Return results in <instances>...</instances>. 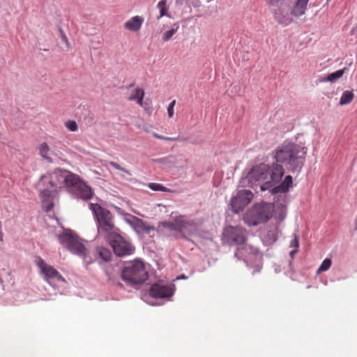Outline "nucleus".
<instances>
[{"label": "nucleus", "mask_w": 357, "mask_h": 357, "mask_svg": "<svg viewBox=\"0 0 357 357\" xmlns=\"http://www.w3.org/2000/svg\"><path fill=\"white\" fill-rule=\"evenodd\" d=\"M253 193L248 190H239L231 201V210L234 213L243 211L253 199Z\"/></svg>", "instance_id": "obj_11"}, {"label": "nucleus", "mask_w": 357, "mask_h": 357, "mask_svg": "<svg viewBox=\"0 0 357 357\" xmlns=\"http://www.w3.org/2000/svg\"><path fill=\"white\" fill-rule=\"evenodd\" d=\"M107 240L113 248L114 254L118 257L132 255L135 250V247L121 236L119 232L112 235Z\"/></svg>", "instance_id": "obj_9"}, {"label": "nucleus", "mask_w": 357, "mask_h": 357, "mask_svg": "<svg viewBox=\"0 0 357 357\" xmlns=\"http://www.w3.org/2000/svg\"><path fill=\"white\" fill-rule=\"evenodd\" d=\"M108 164H109V165H110L111 167H112L113 168H114L116 169L120 170L128 175L131 174L128 170L126 169L125 168L121 167L118 163H116L114 161H110V162H109Z\"/></svg>", "instance_id": "obj_32"}, {"label": "nucleus", "mask_w": 357, "mask_h": 357, "mask_svg": "<svg viewBox=\"0 0 357 357\" xmlns=\"http://www.w3.org/2000/svg\"><path fill=\"white\" fill-rule=\"evenodd\" d=\"M164 226L171 231L179 232H192L196 229L195 223L183 216L177 217L172 222H165Z\"/></svg>", "instance_id": "obj_12"}, {"label": "nucleus", "mask_w": 357, "mask_h": 357, "mask_svg": "<svg viewBox=\"0 0 357 357\" xmlns=\"http://www.w3.org/2000/svg\"><path fill=\"white\" fill-rule=\"evenodd\" d=\"M61 244L65 246L71 252L84 257L87 250L79 238L71 232H64L59 236Z\"/></svg>", "instance_id": "obj_8"}, {"label": "nucleus", "mask_w": 357, "mask_h": 357, "mask_svg": "<svg viewBox=\"0 0 357 357\" xmlns=\"http://www.w3.org/2000/svg\"><path fill=\"white\" fill-rule=\"evenodd\" d=\"M37 265L43 273L45 280L47 282L50 283V280L54 279H56L58 281L65 282L64 278L60 274V273L53 266L46 264L42 258L39 257L38 259Z\"/></svg>", "instance_id": "obj_14"}, {"label": "nucleus", "mask_w": 357, "mask_h": 357, "mask_svg": "<svg viewBox=\"0 0 357 357\" xmlns=\"http://www.w3.org/2000/svg\"><path fill=\"white\" fill-rule=\"evenodd\" d=\"M61 38H62V40L66 43V44H69L68 43V40L66 37V36L63 33L61 32Z\"/></svg>", "instance_id": "obj_36"}, {"label": "nucleus", "mask_w": 357, "mask_h": 357, "mask_svg": "<svg viewBox=\"0 0 357 357\" xmlns=\"http://www.w3.org/2000/svg\"><path fill=\"white\" fill-rule=\"evenodd\" d=\"M178 27H179V26H178V23H174L171 29L166 31L162 33V40L164 42L169 41L172 38V36L177 32Z\"/></svg>", "instance_id": "obj_22"}, {"label": "nucleus", "mask_w": 357, "mask_h": 357, "mask_svg": "<svg viewBox=\"0 0 357 357\" xmlns=\"http://www.w3.org/2000/svg\"><path fill=\"white\" fill-rule=\"evenodd\" d=\"M284 174V169L282 165L279 164L268 165L261 163L253 166L246 178L251 185H255L257 182L261 183L260 188L262 191H265L278 183Z\"/></svg>", "instance_id": "obj_1"}, {"label": "nucleus", "mask_w": 357, "mask_h": 357, "mask_svg": "<svg viewBox=\"0 0 357 357\" xmlns=\"http://www.w3.org/2000/svg\"><path fill=\"white\" fill-rule=\"evenodd\" d=\"M39 153L42 158L45 160H51L50 153L51 152L50 146L46 142H43L39 146Z\"/></svg>", "instance_id": "obj_21"}, {"label": "nucleus", "mask_w": 357, "mask_h": 357, "mask_svg": "<svg viewBox=\"0 0 357 357\" xmlns=\"http://www.w3.org/2000/svg\"><path fill=\"white\" fill-rule=\"evenodd\" d=\"M89 208L95 217L99 234L107 239L120 231L116 227L114 216L109 210L102 207L98 204H90Z\"/></svg>", "instance_id": "obj_3"}, {"label": "nucleus", "mask_w": 357, "mask_h": 357, "mask_svg": "<svg viewBox=\"0 0 357 357\" xmlns=\"http://www.w3.org/2000/svg\"><path fill=\"white\" fill-rule=\"evenodd\" d=\"M293 178L290 175L287 176L277 186H273L272 189L273 193L286 192L292 186Z\"/></svg>", "instance_id": "obj_18"}, {"label": "nucleus", "mask_w": 357, "mask_h": 357, "mask_svg": "<svg viewBox=\"0 0 357 357\" xmlns=\"http://www.w3.org/2000/svg\"><path fill=\"white\" fill-rule=\"evenodd\" d=\"M310 0H298L291 11V14L300 17L305 14L307 3Z\"/></svg>", "instance_id": "obj_19"}, {"label": "nucleus", "mask_w": 357, "mask_h": 357, "mask_svg": "<svg viewBox=\"0 0 357 357\" xmlns=\"http://www.w3.org/2000/svg\"><path fill=\"white\" fill-rule=\"evenodd\" d=\"M290 246L295 248L290 252V255L292 257L295 253L297 252V249L299 246V240L296 234H294V238L290 243Z\"/></svg>", "instance_id": "obj_30"}, {"label": "nucleus", "mask_w": 357, "mask_h": 357, "mask_svg": "<svg viewBox=\"0 0 357 357\" xmlns=\"http://www.w3.org/2000/svg\"><path fill=\"white\" fill-rule=\"evenodd\" d=\"M175 105H176L175 100L172 101L170 102V104L169 105V107L167 108V112H168V116L169 118H172L174 116V107Z\"/></svg>", "instance_id": "obj_34"}, {"label": "nucleus", "mask_w": 357, "mask_h": 357, "mask_svg": "<svg viewBox=\"0 0 357 357\" xmlns=\"http://www.w3.org/2000/svg\"><path fill=\"white\" fill-rule=\"evenodd\" d=\"M135 227L138 231H149L150 227L146 225L145 222L139 218L136 219Z\"/></svg>", "instance_id": "obj_27"}, {"label": "nucleus", "mask_w": 357, "mask_h": 357, "mask_svg": "<svg viewBox=\"0 0 357 357\" xmlns=\"http://www.w3.org/2000/svg\"><path fill=\"white\" fill-rule=\"evenodd\" d=\"M3 234L0 231V241H3Z\"/></svg>", "instance_id": "obj_37"}, {"label": "nucleus", "mask_w": 357, "mask_h": 357, "mask_svg": "<svg viewBox=\"0 0 357 357\" xmlns=\"http://www.w3.org/2000/svg\"><path fill=\"white\" fill-rule=\"evenodd\" d=\"M354 97V93L351 91H344L340 98V105H347V104L350 103L352 101Z\"/></svg>", "instance_id": "obj_25"}, {"label": "nucleus", "mask_w": 357, "mask_h": 357, "mask_svg": "<svg viewBox=\"0 0 357 357\" xmlns=\"http://www.w3.org/2000/svg\"><path fill=\"white\" fill-rule=\"evenodd\" d=\"M331 264H332V261L331 259H328V258L325 259L322 261V263L320 265V266L319 267V268L317 269V273L319 274L321 272L328 271L330 268Z\"/></svg>", "instance_id": "obj_28"}, {"label": "nucleus", "mask_w": 357, "mask_h": 357, "mask_svg": "<svg viewBox=\"0 0 357 357\" xmlns=\"http://www.w3.org/2000/svg\"><path fill=\"white\" fill-rule=\"evenodd\" d=\"M64 183L68 190L77 198L83 200L92 198L93 192L91 187L87 185L79 176L67 171Z\"/></svg>", "instance_id": "obj_6"}, {"label": "nucleus", "mask_w": 357, "mask_h": 357, "mask_svg": "<svg viewBox=\"0 0 357 357\" xmlns=\"http://www.w3.org/2000/svg\"><path fill=\"white\" fill-rule=\"evenodd\" d=\"M1 227V222H0V228Z\"/></svg>", "instance_id": "obj_38"}, {"label": "nucleus", "mask_w": 357, "mask_h": 357, "mask_svg": "<svg viewBox=\"0 0 357 357\" xmlns=\"http://www.w3.org/2000/svg\"><path fill=\"white\" fill-rule=\"evenodd\" d=\"M40 191V198L42 206L46 212L50 211L54 205V199L58 196L57 190H52L49 186L38 185Z\"/></svg>", "instance_id": "obj_13"}, {"label": "nucleus", "mask_w": 357, "mask_h": 357, "mask_svg": "<svg viewBox=\"0 0 357 357\" xmlns=\"http://www.w3.org/2000/svg\"><path fill=\"white\" fill-rule=\"evenodd\" d=\"M155 138L166 140V141H176L178 140V137H169L160 135L158 133H153V135Z\"/></svg>", "instance_id": "obj_33"}, {"label": "nucleus", "mask_w": 357, "mask_h": 357, "mask_svg": "<svg viewBox=\"0 0 357 357\" xmlns=\"http://www.w3.org/2000/svg\"><path fill=\"white\" fill-rule=\"evenodd\" d=\"M144 22V17L136 15L130 17L128 20H127L124 23V27L126 29L130 31L137 32L141 29Z\"/></svg>", "instance_id": "obj_16"}, {"label": "nucleus", "mask_w": 357, "mask_h": 357, "mask_svg": "<svg viewBox=\"0 0 357 357\" xmlns=\"http://www.w3.org/2000/svg\"><path fill=\"white\" fill-rule=\"evenodd\" d=\"M65 126L69 130L73 132L78 130V126L75 121L68 120L65 123Z\"/></svg>", "instance_id": "obj_31"}, {"label": "nucleus", "mask_w": 357, "mask_h": 357, "mask_svg": "<svg viewBox=\"0 0 357 357\" xmlns=\"http://www.w3.org/2000/svg\"><path fill=\"white\" fill-rule=\"evenodd\" d=\"M144 97V91L142 89L137 87L130 92L128 99L130 101H136L139 105L142 106Z\"/></svg>", "instance_id": "obj_20"}, {"label": "nucleus", "mask_w": 357, "mask_h": 357, "mask_svg": "<svg viewBox=\"0 0 357 357\" xmlns=\"http://www.w3.org/2000/svg\"><path fill=\"white\" fill-rule=\"evenodd\" d=\"M122 278L130 287L142 284L148 279V272L143 261L135 260L122 270Z\"/></svg>", "instance_id": "obj_4"}, {"label": "nucleus", "mask_w": 357, "mask_h": 357, "mask_svg": "<svg viewBox=\"0 0 357 357\" xmlns=\"http://www.w3.org/2000/svg\"><path fill=\"white\" fill-rule=\"evenodd\" d=\"M273 212L271 204L261 202L255 204L245 214L244 220L249 226H256L268 221Z\"/></svg>", "instance_id": "obj_5"}, {"label": "nucleus", "mask_w": 357, "mask_h": 357, "mask_svg": "<svg viewBox=\"0 0 357 357\" xmlns=\"http://www.w3.org/2000/svg\"><path fill=\"white\" fill-rule=\"evenodd\" d=\"M347 70V68H344L342 70H337L334 73H330L328 75L327 77L325 79L326 81L330 82H334L339 78H340L345 71Z\"/></svg>", "instance_id": "obj_24"}, {"label": "nucleus", "mask_w": 357, "mask_h": 357, "mask_svg": "<svg viewBox=\"0 0 357 357\" xmlns=\"http://www.w3.org/2000/svg\"><path fill=\"white\" fill-rule=\"evenodd\" d=\"M66 173V170L59 169L52 173H47L40 177L38 185H47L50 188L57 190L59 185L64 183Z\"/></svg>", "instance_id": "obj_10"}, {"label": "nucleus", "mask_w": 357, "mask_h": 357, "mask_svg": "<svg viewBox=\"0 0 357 357\" xmlns=\"http://www.w3.org/2000/svg\"><path fill=\"white\" fill-rule=\"evenodd\" d=\"M275 164L284 165L291 172L301 169L305 161L307 148L294 143L282 144L273 152Z\"/></svg>", "instance_id": "obj_2"}, {"label": "nucleus", "mask_w": 357, "mask_h": 357, "mask_svg": "<svg viewBox=\"0 0 357 357\" xmlns=\"http://www.w3.org/2000/svg\"><path fill=\"white\" fill-rule=\"evenodd\" d=\"M173 291L169 286L153 284L150 288V295L153 298H167L172 296Z\"/></svg>", "instance_id": "obj_15"}, {"label": "nucleus", "mask_w": 357, "mask_h": 357, "mask_svg": "<svg viewBox=\"0 0 357 357\" xmlns=\"http://www.w3.org/2000/svg\"><path fill=\"white\" fill-rule=\"evenodd\" d=\"M150 189L154 191L169 192L170 190L160 183H150L148 184Z\"/></svg>", "instance_id": "obj_29"}, {"label": "nucleus", "mask_w": 357, "mask_h": 357, "mask_svg": "<svg viewBox=\"0 0 357 357\" xmlns=\"http://www.w3.org/2000/svg\"><path fill=\"white\" fill-rule=\"evenodd\" d=\"M275 19L280 24H287L289 23V21L287 19L284 17H280L277 15H275Z\"/></svg>", "instance_id": "obj_35"}, {"label": "nucleus", "mask_w": 357, "mask_h": 357, "mask_svg": "<svg viewBox=\"0 0 357 357\" xmlns=\"http://www.w3.org/2000/svg\"><path fill=\"white\" fill-rule=\"evenodd\" d=\"M278 233V225H268L266 228V234L263 236L264 242L268 245L273 244L277 241Z\"/></svg>", "instance_id": "obj_17"}, {"label": "nucleus", "mask_w": 357, "mask_h": 357, "mask_svg": "<svg viewBox=\"0 0 357 357\" xmlns=\"http://www.w3.org/2000/svg\"><path fill=\"white\" fill-rule=\"evenodd\" d=\"M99 257L105 261H109L112 259V254L107 248L100 247L97 249Z\"/></svg>", "instance_id": "obj_23"}, {"label": "nucleus", "mask_w": 357, "mask_h": 357, "mask_svg": "<svg viewBox=\"0 0 357 357\" xmlns=\"http://www.w3.org/2000/svg\"><path fill=\"white\" fill-rule=\"evenodd\" d=\"M246 239V230L242 227L227 226L222 234V243L230 246L244 244Z\"/></svg>", "instance_id": "obj_7"}, {"label": "nucleus", "mask_w": 357, "mask_h": 357, "mask_svg": "<svg viewBox=\"0 0 357 357\" xmlns=\"http://www.w3.org/2000/svg\"><path fill=\"white\" fill-rule=\"evenodd\" d=\"M157 7L160 9V15L158 17V19L167 16L170 17L169 14L167 13L168 8L167 7V1L166 0H161L158 2Z\"/></svg>", "instance_id": "obj_26"}]
</instances>
